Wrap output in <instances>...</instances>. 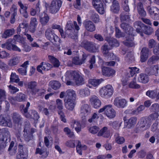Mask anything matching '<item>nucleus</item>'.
Listing matches in <instances>:
<instances>
[{
    "instance_id": "f257e3e1",
    "label": "nucleus",
    "mask_w": 159,
    "mask_h": 159,
    "mask_svg": "<svg viewBox=\"0 0 159 159\" xmlns=\"http://www.w3.org/2000/svg\"><path fill=\"white\" fill-rule=\"evenodd\" d=\"M46 38L50 40L57 47L60 45V40L59 38L52 32L51 29H48L45 32Z\"/></svg>"
},
{
    "instance_id": "f03ea898",
    "label": "nucleus",
    "mask_w": 159,
    "mask_h": 159,
    "mask_svg": "<svg viewBox=\"0 0 159 159\" xmlns=\"http://www.w3.org/2000/svg\"><path fill=\"white\" fill-rule=\"evenodd\" d=\"M114 89L112 86L108 84L102 87L100 90L99 93L102 97L108 98L112 95Z\"/></svg>"
},
{
    "instance_id": "7ed1b4c3",
    "label": "nucleus",
    "mask_w": 159,
    "mask_h": 159,
    "mask_svg": "<svg viewBox=\"0 0 159 159\" xmlns=\"http://www.w3.org/2000/svg\"><path fill=\"white\" fill-rule=\"evenodd\" d=\"M61 5L60 0H52L49 7V12L52 14H55L59 10Z\"/></svg>"
},
{
    "instance_id": "20e7f679",
    "label": "nucleus",
    "mask_w": 159,
    "mask_h": 159,
    "mask_svg": "<svg viewBox=\"0 0 159 159\" xmlns=\"http://www.w3.org/2000/svg\"><path fill=\"white\" fill-rule=\"evenodd\" d=\"M81 45L86 50L90 52H98V48L96 46L95 43L90 42H83Z\"/></svg>"
},
{
    "instance_id": "39448f33",
    "label": "nucleus",
    "mask_w": 159,
    "mask_h": 159,
    "mask_svg": "<svg viewBox=\"0 0 159 159\" xmlns=\"http://www.w3.org/2000/svg\"><path fill=\"white\" fill-rule=\"evenodd\" d=\"M18 147L19 151L16 155V159H27L28 156L26 149L24 148L22 145L19 144Z\"/></svg>"
},
{
    "instance_id": "423d86ee",
    "label": "nucleus",
    "mask_w": 159,
    "mask_h": 159,
    "mask_svg": "<svg viewBox=\"0 0 159 159\" xmlns=\"http://www.w3.org/2000/svg\"><path fill=\"white\" fill-rule=\"evenodd\" d=\"M11 118L13 122L16 125H21L23 119L21 116L18 113L14 112L11 114Z\"/></svg>"
},
{
    "instance_id": "0eeeda50",
    "label": "nucleus",
    "mask_w": 159,
    "mask_h": 159,
    "mask_svg": "<svg viewBox=\"0 0 159 159\" xmlns=\"http://www.w3.org/2000/svg\"><path fill=\"white\" fill-rule=\"evenodd\" d=\"M151 124L150 120L148 118H142L140 122V128L141 129L146 130L150 127Z\"/></svg>"
},
{
    "instance_id": "6e6552de",
    "label": "nucleus",
    "mask_w": 159,
    "mask_h": 159,
    "mask_svg": "<svg viewBox=\"0 0 159 159\" xmlns=\"http://www.w3.org/2000/svg\"><path fill=\"white\" fill-rule=\"evenodd\" d=\"M113 104L117 107L123 108L126 106L127 101L125 99H121L119 97H116L114 101Z\"/></svg>"
},
{
    "instance_id": "1a4fd4ad",
    "label": "nucleus",
    "mask_w": 159,
    "mask_h": 159,
    "mask_svg": "<svg viewBox=\"0 0 159 159\" xmlns=\"http://www.w3.org/2000/svg\"><path fill=\"white\" fill-rule=\"evenodd\" d=\"M88 56V55L83 52L82 58L81 59H79L78 57L76 56L73 57L72 62L75 65H81L84 63Z\"/></svg>"
},
{
    "instance_id": "9d476101",
    "label": "nucleus",
    "mask_w": 159,
    "mask_h": 159,
    "mask_svg": "<svg viewBox=\"0 0 159 159\" xmlns=\"http://www.w3.org/2000/svg\"><path fill=\"white\" fill-rule=\"evenodd\" d=\"M89 101L95 108H98L101 105V101L98 97L95 95L90 97Z\"/></svg>"
},
{
    "instance_id": "9b49d317",
    "label": "nucleus",
    "mask_w": 159,
    "mask_h": 159,
    "mask_svg": "<svg viewBox=\"0 0 159 159\" xmlns=\"http://www.w3.org/2000/svg\"><path fill=\"white\" fill-rule=\"evenodd\" d=\"M0 125L10 128H12L13 126L10 118L6 119L2 115L0 116Z\"/></svg>"
},
{
    "instance_id": "f8f14e48",
    "label": "nucleus",
    "mask_w": 159,
    "mask_h": 159,
    "mask_svg": "<svg viewBox=\"0 0 159 159\" xmlns=\"http://www.w3.org/2000/svg\"><path fill=\"white\" fill-rule=\"evenodd\" d=\"M73 80L75 84L77 86L81 85L84 84V78L78 72L76 71L74 75V78Z\"/></svg>"
},
{
    "instance_id": "ddd939ff",
    "label": "nucleus",
    "mask_w": 159,
    "mask_h": 159,
    "mask_svg": "<svg viewBox=\"0 0 159 159\" xmlns=\"http://www.w3.org/2000/svg\"><path fill=\"white\" fill-rule=\"evenodd\" d=\"M147 9L151 15L154 16V19L155 20H159V9L156 7H151L148 6L147 7Z\"/></svg>"
},
{
    "instance_id": "4468645a",
    "label": "nucleus",
    "mask_w": 159,
    "mask_h": 159,
    "mask_svg": "<svg viewBox=\"0 0 159 159\" xmlns=\"http://www.w3.org/2000/svg\"><path fill=\"white\" fill-rule=\"evenodd\" d=\"M64 101L66 108L69 111H72L75 106V100L64 99Z\"/></svg>"
},
{
    "instance_id": "2eb2a0df",
    "label": "nucleus",
    "mask_w": 159,
    "mask_h": 159,
    "mask_svg": "<svg viewBox=\"0 0 159 159\" xmlns=\"http://www.w3.org/2000/svg\"><path fill=\"white\" fill-rule=\"evenodd\" d=\"M39 16L40 22L43 26L45 25L48 23L49 18L47 13L43 12L39 14Z\"/></svg>"
},
{
    "instance_id": "dca6fc26",
    "label": "nucleus",
    "mask_w": 159,
    "mask_h": 159,
    "mask_svg": "<svg viewBox=\"0 0 159 159\" xmlns=\"http://www.w3.org/2000/svg\"><path fill=\"white\" fill-rule=\"evenodd\" d=\"M149 52V50L147 47L143 48L140 52V61L141 62H144L147 59Z\"/></svg>"
},
{
    "instance_id": "f3484780",
    "label": "nucleus",
    "mask_w": 159,
    "mask_h": 159,
    "mask_svg": "<svg viewBox=\"0 0 159 159\" xmlns=\"http://www.w3.org/2000/svg\"><path fill=\"white\" fill-rule=\"evenodd\" d=\"M105 114L110 118H113L115 117L116 112L115 110L112 108V105H107V107L105 111Z\"/></svg>"
},
{
    "instance_id": "a211bd4d",
    "label": "nucleus",
    "mask_w": 159,
    "mask_h": 159,
    "mask_svg": "<svg viewBox=\"0 0 159 159\" xmlns=\"http://www.w3.org/2000/svg\"><path fill=\"white\" fill-rule=\"evenodd\" d=\"M110 135V132L107 127H104L102 128L98 133V136H102L105 138H109Z\"/></svg>"
},
{
    "instance_id": "6ab92c4d",
    "label": "nucleus",
    "mask_w": 159,
    "mask_h": 159,
    "mask_svg": "<svg viewBox=\"0 0 159 159\" xmlns=\"http://www.w3.org/2000/svg\"><path fill=\"white\" fill-rule=\"evenodd\" d=\"M115 70L109 67H103L102 68V74L104 76L109 77L115 74Z\"/></svg>"
},
{
    "instance_id": "aec40b11",
    "label": "nucleus",
    "mask_w": 159,
    "mask_h": 159,
    "mask_svg": "<svg viewBox=\"0 0 159 159\" xmlns=\"http://www.w3.org/2000/svg\"><path fill=\"white\" fill-rule=\"evenodd\" d=\"M66 95L64 99L75 100L76 98V95L75 92L70 89H68L66 91Z\"/></svg>"
},
{
    "instance_id": "412c9836",
    "label": "nucleus",
    "mask_w": 159,
    "mask_h": 159,
    "mask_svg": "<svg viewBox=\"0 0 159 159\" xmlns=\"http://www.w3.org/2000/svg\"><path fill=\"white\" fill-rule=\"evenodd\" d=\"M76 72L75 71L68 70L66 72L65 77H62L61 79L64 82H66L67 80H70L71 78L73 79L74 78V75Z\"/></svg>"
},
{
    "instance_id": "4be33fe9",
    "label": "nucleus",
    "mask_w": 159,
    "mask_h": 159,
    "mask_svg": "<svg viewBox=\"0 0 159 159\" xmlns=\"http://www.w3.org/2000/svg\"><path fill=\"white\" fill-rule=\"evenodd\" d=\"M146 94L152 98H156L157 100L159 99V92L158 93V89H156L152 90H148L146 92Z\"/></svg>"
},
{
    "instance_id": "5701e85b",
    "label": "nucleus",
    "mask_w": 159,
    "mask_h": 159,
    "mask_svg": "<svg viewBox=\"0 0 159 159\" xmlns=\"http://www.w3.org/2000/svg\"><path fill=\"white\" fill-rule=\"evenodd\" d=\"M120 9V4L117 0H113L112 5L111 7V11L113 13H118Z\"/></svg>"
},
{
    "instance_id": "b1692460",
    "label": "nucleus",
    "mask_w": 159,
    "mask_h": 159,
    "mask_svg": "<svg viewBox=\"0 0 159 159\" xmlns=\"http://www.w3.org/2000/svg\"><path fill=\"white\" fill-rule=\"evenodd\" d=\"M91 109L89 106L87 104L82 105L80 108V114L82 116H86L90 112Z\"/></svg>"
},
{
    "instance_id": "393cba45",
    "label": "nucleus",
    "mask_w": 159,
    "mask_h": 159,
    "mask_svg": "<svg viewBox=\"0 0 159 159\" xmlns=\"http://www.w3.org/2000/svg\"><path fill=\"white\" fill-rule=\"evenodd\" d=\"M39 1L35 5V8H31L30 9V15L32 16H34L37 14L39 16V14L41 13L40 12V8L39 7Z\"/></svg>"
},
{
    "instance_id": "a878e982",
    "label": "nucleus",
    "mask_w": 159,
    "mask_h": 159,
    "mask_svg": "<svg viewBox=\"0 0 159 159\" xmlns=\"http://www.w3.org/2000/svg\"><path fill=\"white\" fill-rule=\"evenodd\" d=\"M37 24L38 21L36 18L33 17L31 18L29 25V30L31 32L34 33L35 31Z\"/></svg>"
},
{
    "instance_id": "bb28decb",
    "label": "nucleus",
    "mask_w": 159,
    "mask_h": 159,
    "mask_svg": "<svg viewBox=\"0 0 159 159\" xmlns=\"http://www.w3.org/2000/svg\"><path fill=\"white\" fill-rule=\"evenodd\" d=\"M143 24L141 22L137 21L134 23V26L136 28V31L137 32L140 34L141 36H143V34L142 33V28L143 26Z\"/></svg>"
},
{
    "instance_id": "cd10ccee",
    "label": "nucleus",
    "mask_w": 159,
    "mask_h": 159,
    "mask_svg": "<svg viewBox=\"0 0 159 159\" xmlns=\"http://www.w3.org/2000/svg\"><path fill=\"white\" fill-rule=\"evenodd\" d=\"M86 30L90 32H93L95 30V27L93 22L91 21H86L84 23Z\"/></svg>"
},
{
    "instance_id": "c85d7f7f",
    "label": "nucleus",
    "mask_w": 159,
    "mask_h": 159,
    "mask_svg": "<svg viewBox=\"0 0 159 159\" xmlns=\"http://www.w3.org/2000/svg\"><path fill=\"white\" fill-rule=\"evenodd\" d=\"M158 66L156 65L149 68H147L146 70V71L149 75H155L156 76L158 74Z\"/></svg>"
},
{
    "instance_id": "c756f323",
    "label": "nucleus",
    "mask_w": 159,
    "mask_h": 159,
    "mask_svg": "<svg viewBox=\"0 0 159 159\" xmlns=\"http://www.w3.org/2000/svg\"><path fill=\"white\" fill-rule=\"evenodd\" d=\"M1 133L3 137L4 140H5V143L7 141L8 139H10L11 138L10 133L8 129L6 128H3L1 129Z\"/></svg>"
},
{
    "instance_id": "7c9ffc66",
    "label": "nucleus",
    "mask_w": 159,
    "mask_h": 159,
    "mask_svg": "<svg viewBox=\"0 0 159 159\" xmlns=\"http://www.w3.org/2000/svg\"><path fill=\"white\" fill-rule=\"evenodd\" d=\"M74 30H66L65 33L67 37L72 39L76 40L78 39V35L77 34L74 33Z\"/></svg>"
},
{
    "instance_id": "2f4dec72",
    "label": "nucleus",
    "mask_w": 159,
    "mask_h": 159,
    "mask_svg": "<svg viewBox=\"0 0 159 159\" xmlns=\"http://www.w3.org/2000/svg\"><path fill=\"white\" fill-rule=\"evenodd\" d=\"M14 144V142L13 141H12L10 144L8 149L9 154L11 156L15 155L17 152V147L15 146L13 147Z\"/></svg>"
},
{
    "instance_id": "473e14b6",
    "label": "nucleus",
    "mask_w": 159,
    "mask_h": 159,
    "mask_svg": "<svg viewBox=\"0 0 159 159\" xmlns=\"http://www.w3.org/2000/svg\"><path fill=\"white\" fill-rule=\"evenodd\" d=\"M134 37H132L130 38L127 39L126 40L124 41L123 43L124 45L128 47H134L135 45L134 41Z\"/></svg>"
},
{
    "instance_id": "72a5a7b5",
    "label": "nucleus",
    "mask_w": 159,
    "mask_h": 159,
    "mask_svg": "<svg viewBox=\"0 0 159 159\" xmlns=\"http://www.w3.org/2000/svg\"><path fill=\"white\" fill-rule=\"evenodd\" d=\"M48 58L50 62L53 64L54 67H58L59 66L60 63L58 60L51 55H49Z\"/></svg>"
},
{
    "instance_id": "f704fd0d",
    "label": "nucleus",
    "mask_w": 159,
    "mask_h": 159,
    "mask_svg": "<svg viewBox=\"0 0 159 159\" xmlns=\"http://www.w3.org/2000/svg\"><path fill=\"white\" fill-rule=\"evenodd\" d=\"M101 49L102 50V52L103 55L105 57H107L109 55H112V57L113 56L114 54L113 53H110L108 51L109 50V48H108V46L106 44H104L101 47Z\"/></svg>"
},
{
    "instance_id": "c9c22d12",
    "label": "nucleus",
    "mask_w": 159,
    "mask_h": 159,
    "mask_svg": "<svg viewBox=\"0 0 159 159\" xmlns=\"http://www.w3.org/2000/svg\"><path fill=\"white\" fill-rule=\"evenodd\" d=\"M24 139L26 141L28 142L33 139V135L29 131H27V130L25 129H24Z\"/></svg>"
},
{
    "instance_id": "e433bc0d",
    "label": "nucleus",
    "mask_w": 159,
    "mask_h": 159,
    "mask_svg": "<svg viewBox=\"0 0 159 159\" xmlns=\"http://www.w3.org/2000/svg\"><path fill=\"white\" fill-rule=\"evenodd\" d=\"M103 81V79H91L89 80V83L94 87L98 86Z\"/></svg>"
},
{
    "instance_id": "4c0bfd02",
    "label": "nucleus",
    "mask_w": 159,
    "mask_h": 159,
    "mask_svg": "<svg viewBox=\"0 0 159 159\" xmlns=\"http://www.w3.org/2000/svg\"><path fill=\"white\" fill-rule=\"evenodd\" d=\"M37 85V82L34 81H32L28 83V88L30 89V92L32 95L37 89L36 88Z\"/></svg>"
},
{
    "instance_id": "58836bf2",
    "label": "nucleus",
    "mask_w": 159,
    "mask_h": 159,
    "mask_svg": "<svg viewBox=\"0 0 159 159\" xmlns=\"http://www.w3.org/2000/svg\"><path fill=\"white\" fill-rule=\"evenodd\" d=\"M122 29L127 34H129V35H131L132 36V34L130 33V31L131 29L132 30V28H131L129 25L125 23H122L120 25Z\"/></svg>"
},
{
    "instance_id": "ea45409f",
    "label": "nucleus",
    "mask_w": 159,
    "mask_h": 159,
    "mask_svg": "<svg viewBox=\"0 0 159 159\" xmlns=\"http://www.w3.org/2000/svg\"><path fill=\"white\" fill-rule=\"evenodd\" d=\"M107 41L111 47H118L119 45V42L114 38H108L107 39Z\"/></svg>"
},
{
    "instance_id": "a19ab883",
    "label": "nucleus",
    "mask_w": 159,
    "mask_h": 159,
    "mask_svg": "<svg viewBox=\"0 0 159 159\" xmlns=\"http://www.w3.org/2000/svg\"><path fill=\"white\" fill-rule=\"evenodd\" d=\"M15 32V30L14 29H11L6 30L4 32L2 35L3 38L6 39L13 35Z\"/></svg>"
},
{
    "instance_id": "79ce46f5",
    "label": "nucleus",
    "mask_w": 159,
    "mask_h": 159,
    "mask_svg": "<svg viewBox=\"0 0 159 159\" xmlns=\"http://www.w3.org/2000/svg\"><path fill=\"white\" fill-rule=\"evenodd\" d=\"M153 32V29L149 26L145 25L144 24L142 28L143 33L147 35L151 34Z\"/></svg>"
},
{
    "instance_id": "37998d69",
    "label": "nucleus",
    "mask_w": 159,
    "mask_h": 159,
    "mask_svg": "<svg viewBox=\"0 0 159 159\" xmlns=\"http://www.w3.org/2000/svg\"><path fill=\"white\" fill-rule=\"evenodd\" d=\"M139 80L141 83L145 84L148 82L149 78L147 75L142 73L140 74Z\"/></svg>"
},
{
    "instance_id": "c03bdc74",
    "label": "nucleus",
    "mask_w": 159,
    "mask_h": 159,
    "mask_svg": "<svg viewBox=\"0 0 159 159\" xmlns=\"http://www.w3.org/2000/svg\"><path fill=\"white\" fill-rule=\"evenodd\" d=\"M116 142L118 144H122L124 143L125 139L124 137L119 136L117 133H115L114 134Z\"/></svg>"
},
{
    "instance_id": "a18cd8bd",
    "label": "nucleus",
    "mask_w": 159,
    "mask_h": 159,
    "mask_svg": "<svg viewBox=\"0 0 159 159\" xmlns=\"http://www.w3.org/2000/svg\"><path fill=\"white\" fill-rule=\"evenodd\" d=\"M49 84L52 88L55 90L59 89L61 85V83L57 80L51 81L50 82Z\"/></svg>"
},
{
    "instance_id": "49530a36",
    "label": "nucleus",
    "mask_w": 159,
    "mask_h": 159,
    "mask_svg": "<svg viewBox=\"0 0 159 159\" xmlns=\"http://www.w3.org/2000/svg\"><path fill=\"white\" fill-rule=\"evenodd\" d=\"M90 91L87 87H85L84 89L80 90L79 93L80 95L83 97L88 96L90 94Z\"/></svg>"
},
{
    "instance_id": "de8ad7c7",
    "label": "nucleus",
    "mask_w": 159,
    "mask_h": 159,
    "mask_svg": "<svg viewBox=\"0 0 159 159\" xmlns=\"http://www.w3.org/2000/svg\"><path fill=\"white\" fill-rule=\"evenodd\" d=\"M15 99L19 102H24L26 99L25 95L22 93H19L15 97Z\"/></svg>"
},
{
    "instance_id": "09e8293b",
    "label": "nucleus",
    "mask_w": 159,
    "mask_h": 159,
    "mask_svg": "<svg viewBox=\"0 0 159 159\" xmlns=\"http://www.w3.org/2000/svg\"><path fill=\"white\" fill-rule=\"evenodd\" d=\"M129 86L130 88L135 89H139L140 87V86L136 83L135 77L133 79L132 81L130 83Z\"/></svg>"
},
{
    "instance_id": "8fccbe9b",
    "label": "nucleus",
    "mask_w": 159,
    "mask_h": 159,
    "mask_svg": "<svg viewBox=\"0 0 159 159\" xmlns=\"http://www.w3.org/2000/svg\"><path fill=\"white\" fill-rule=\"evenodd\" d=\"M19 81L18 76L15 73H11L10 77V82L17 83Z\"/></svg>"
},
{
    "instance_id": "3c124183",
    "label": "nucleus",
    "mask_w": 159,
    "mask_h": 159,
    "mask_svg": "<svg viewBox=\"0 0 159 159\" xmlns=\"http://www.w3.org/2000/svg\"><path fill=\"white\" fill-rule=\"evenodd\" d=\"M129 69H130L129 71V75L128 76L129 77H133L134 75L137 73L139 72V69L135 67H129Z\"/></svg>"
},
{
    "instance_id": "603ef678",
    "label": "nucleus",
    "mask_w": 159,
    "mask_h": 159,
    "mask_svg": "<svg viewBox=\"0 0 159 159\" xmlns=\"http://www.w3.org/2000/svg\"><path fill=\"white\" fill-rule=\"evenodd\" d=\"M72 127L75 128V131L77 133H79L81 130V125L79 122L77 121H75L73 126L71 125Z\"/></svg>"
},
{
    "instance_id": "864d4df0",
    "label": "nucleus",
    "mask_w": 159,
    "mask_h": 159,
    "mask_svg": "<svg viewBox=\"0 0 159 159\" xmlns=\"http://www.w3.org/2000/svg\"><path fill=\"white\" fill-rule=\"evenodd\" d=\"M19 57H15L10 59L9 61V65L11 66H15L19 62Z\"/></svg>"
},
{
    "instance_id": "5fc2aeb1",
    "label": "nucleus",
    "mask_w": 159,
    "mask_h": 159,
    "mask_svg": "<svg viewBox=\"0 0 159 159\" xmlns=\"http://www.w3.org/2000/svg\"><path fill=\"white\" fill-rule=\"evenodd\" d=\"M100 130L99 127L97 126H93L90 127L89 129V130L90 133L92 134H97Z\"/></svg>"
},
{
    "instance_id": "6e6d98bb",
    "label": "nucleus",
    "mask_w": 159,
    "mask_h": 159,
    "mask_svg": "<svg viewBox=\"0 0 159 159\" xmlns=\"http://www.w3.org/2000/svg\"><path fill=\"white\" fill-rule=\"evenodd\" d=\"M42 65L43 66L42 69L45 70H48L52 68V66L50 63L48 62H41Z\"/></svg>"
},
{
    "instance_id": "4d7b16f0",
    "label": "nucleus",
    "mask_w": 159,
    "mask_h": 159,
    "mask_svg": "<svg viewBox=\"0 0 159 159\" xmlns=\"http://www.w3.org/2000/svg\"><path fill=\"white\" fill-rule=\"evenodd\" d=\"M5 140H3V139L0 138V154L3 152V150L6 146V143H5Z\"/></svg>"
},
{
    "instance_id": "13d9d810",
    "label": "nucleus",
    "mask_w": 159,
    "mask_h": 159,
    "mask_svg": "<svg viewBox=\"0 0 159 159\" xmlns=\"http://www.w3.org/2000/svg\"><path fill=\"white\" fill-rule=\"evenodd\" d=\"M121 123H120L119 124L117 121H114L113 122H111L109 123V125L112 126L114 129H119L120 126H121Z\"/></svg>"
},
{
    "instance_id": "bf43d9fd",
    "label": "nucleus",
    "mask_w": 159,
    "mask_h": 159,
    "mask_svg": "<svg viewBox=\"0 0 159 159\" xmlns=\"http://www.w3.org/2000/svg\"><path fill=\"white\" fill-rule=\"evenodd\" d=\"M151 110L155 113H158L159 111V104L157 103L153 104L151 107Z\"/></svg>"
},
{
    "instance_id": "052dcab7",
    "label": "nucleus",
    "mask_w": 159,
    "mask_h": 159,
    "mask_svg": "<svg viewBox=\"0 0 159 159\" xmlns=\"http://www.w3.org/2000/svg\"><path fill=\"white\" fill-rule=\"evenodd\" d=\"M159 116V115L158 113L156 112L154 113H153L151 115H150L148 117L149 120H150V121H151V123L154 120H157V118Z\"/></svg>"
},
{
    "instance_id": "680f3d73",
    "label": "nucleus",
    "mask_w": 159,
    "mask_h": 159,
    "mask_svg": "<svg viewBox=\"0 0 159 159\" xmlns=\"http://www.w3.org/2000/svg\"><path fill=\"white\" fill-rule=\"evenodd\" d=\"M137 120V118L136 117H131L129 120L128 124L130 126H132L136 124Z\"/></svg>"
},
{
    "instance_id": "e2e57ef3",
    "label": "nucleus",
    "mask_w": 159,
    "mask_h": 159,
    "mask_svg": "<svg viewBox=\"0 0 159 159\" xmlns=\"http://www.w3.org/2000/svg\"><path fill=\"white\" fill-rule=\"evenodd\" d=\"M130 17L129 15H125L123 12L120 15V19L121 21L127 20L129 19Z\"/></svg>"
},
{
    "instance_id": "0e129e2a",
    "label": "nucleus",
    "mask_w": 159,
    "mask_h": 159,
    "mask_svg": "<svg viewBox=\"0 0 159 159\" xmlns=\"http://www.w3.org/2000/svg\"><path fill=\"white\" fill-rule=\"evenodd\" d=\"M116 36L117 38H119L120 37H124L125 36V34L122 33L119 29L116 27Z\"/></svg>"
},
{
    "instance_id": "69168bd1",
    "label": "nucleus",
    "mask_w": 159,
    "mask_h": 159,
    "mask_svg": "<svg viewBox=\"0 0 159 159\" xmlns=\"http://www.w3.org/2000/svg\"><path fill=\"white\" fill-rule=\"evenodd\" d=\"M6 98V92L4 90L0 89V102L4 101Z\"/></svg>"
},
{
    "instance_id": "338daca9",
    "label": "nucleus",
    "mask_w": 159,
    "mask_h": 159,
    "mask_svg": "<svg viewBox=\"0 0 159 159\" xmlns=\"http://www.w3.org/2000/svg\"><path fill=\"white\" fill-rule=\"evenodd\" d=\"M157 42L153 39H150L148 42V47L150 48H152L157 45Z\"/></svg>"
},
{
    "instance_id": "774afa93",
    "label": "nucleus",
    "mask_w": 159,
    "mask_h": 159,
    "mask_svg": "<svg viewBox=\"0 0 159 159\" xmlns=\"http://www.w3.org/2000/svg\"><path fill=\"white\" fill-rule=\"evenodd\" d=\"M92 20L95 23L99 21V19L98 15L96 13H93L91 16Z\"/></svg>"
}]
</instances>
